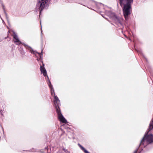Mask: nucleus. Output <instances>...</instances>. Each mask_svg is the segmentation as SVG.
I'll list each match as a JSON object with an SVG mask.
<instances>
[{
  "mask_svg": "<svg viewBox=\"0 0 153 153\" xmlns=\"http://www.w3.org/2000/svg\"><path fill=\"white\" fill-rule=\"evenodd\" d=\"M62 149H63V150L66 153H70V152H69V151H68L67 149H65L64 148H63Z\"/></svg>",
  "mask_w": 153,
  "mask_h": 153,
  "instance_id": "f8f14e48",
  "label": "nucleus"
},
{
  "mask_svg": "<svg viewBox=\"0 0 153 153\" xmlns=\"http://www.w3.org/2000/svg\"><path fill=\"white\" fill-rule=\"evenodd\" d=\"M49 80V83L48 84V85H49V87L51 89V95H53H53H54V96H55V93H54V90L53 89V88L52 86V85L51 84V82L50 81V80Z\"/></svg>",
  "mask_w": 153,
  "mask_h": 153,
  "instance_id": "6e6552de",
  "label": "nucleus"
},
{
  "mask_svg": "<svg viewBox=\"0 0 153 153\" xmlns=\"http://www.w3.org/2000/svg\"><path fill=\"white\" fill-rule=\"evenodd\" d=\"M54 102L56 112L58 114L59 120L60 121L63 123H66L67 122L66 120L61 114L59 107V105L60 103V100H59L58 97L55 96H54Z\"/></svg>",
  "mask_w": 153,
  "mask_h": 153,
  "instance_id": "f257e3e1",
  "label": "nucleus"
},
{
  "mask_svg": "<svg viewBox=\"0 0 153 153\" xmlns=\"http://www.w3.org/2000/svg\"><path fill=\"white\" fill-rule=\"evenodd\" d=\"M40 24L41 25V21H40Z\"/></svg>",
  "mask_w": 153,
  "mask_h": 153,
  "instance_id": "4468645a",
  "label": "nucleus"
},
{
  "mask_svg": "<svg viewBox=\"0 0 153 153\" xmlns=\"http://www.w3.org/2000/svg\"><path fill=\"white\" fill-rule=\"evenodd\" d=\"M133 1V0H126V4H124L123 8L124 16L126 19H127L128 16L130 14L131 5Z\"/></svg>",
  "mask_w": 153,
  "mask_h": 153,
  "instance_id": "f03ea898",
  "label": "nucleus"
},
{
  "mask_svg": "<svg viewBox=\"0 0 153 153\" xmlns=\"http://www.w3.org/2000/svg\"><path fill=\"white\" fill-rule=\"evenodd\" d=\"M13 41L14 43L17 45H19L21 43V42L19 40L15 32H13Z\"/></svg>",
  "mask_w": 153,
  "mask_h": 153,
  "instance_id": "423d86ee",
  "label": "nucleus"
},
{
  "mask_svg": "<svg viewBox=\"0 0 153 153\" xmlns=\"http://www.w3.org/2000/svg\"><path fill=\"white\" fill-rule=\"evenodd\" d=\"M145 141L148 143H151L153 142V135L150 134L146 136V135H145L142 140L140 145L144 144V142Z\"/></svg>",
  "mask_w": 153,
  "mask_h": 153,
  "instance_id": "20e7f679",
  "label": "nucleus"
},
{
  "mask_svg": "<svg viewBox=\"0 0 153 153\" xmlns=\"http://www.w3.org/2000/svg\"><path fill=\"white\" fill-rule=\"evenodd\" d=\"M120 1V4L121 6H122V5H124V4H126V0H119Z\"/></svg>",
  "mask_w": 153,
  "mask_h": 153,
  "instance_id": "9d476101",
  "label": "nucleus"
},
{
  "mask_svg": "<svg viewBox=\"0 0 153 153\" xmlns=\"http://www.w3.org/2000/svg\"><path fill=\"white\" fill-rule=\"evenodd\" d=\"M78 146L80 147L81 149L85 153H90L88 151H87L84 147L82 146L80 144H78Z\"/></svg>",
  "mask_w": 153,
  "mask_h": 153,
  "instance_id": "1a4fd4ad",
  "label": "nucleus"
},
{
  "mask_svg": "<svg viewBox=\"0 0 153 153\" xmlns=\"http://www.w3.org/2000/svg\"><path fill=\"white\" fill-rule=\"evenodd\" d=\"M42 52H41V54L42 55Z\"/></svg>",
  "mask_w": 153,
  "mask_h": 153,
  "instance_id": "ddd939ff",
  "label": "nucleus"
},
{
  "mask_svg": "<svg viewBox=\"0 0 153 153\" xmlns=\"http://www.w3.org/2000/svg\"><path fill=\"white\" fill-rule=\"evenodd\" d=\"M110 16L112 18L116 23L120 24L122 20V19L121 18H119L117 17L114 13H111Z\"/></svg>",
  "mask_w": 153,
  "mask_h": 153,
  "instance_id": "39448f33",
  "label": "nucleus"
},
{
  "mask_svg": "<svg viewBox=\"0 0 153 153\" xmlns=\"http://www.w3.org/2000/svg\"><path fill=\"white\" fill-rule=\"evenodd\" d=\"M26 48H27L32 53H35V52L33 51L32 50V49L30 47L27 46V47H26Z\"/></svg>",
  "mask_w": 153,
  "mask_h": 153,
  "instance_id": "9b49d317",
  "label": "nucleus"
},
{
  "mask_svg": "<svg viewBox=\"0 0 153 153\" xmlns=\"http://www.w3.org/2000/svg\"><path fill=\"white\" fill-rule=\"evenodd\" d=\"M49 0H38L36 4V8L40 10V13L44 9L46 4L48 2Z\"/></svg>",
  "mask_w": 153,
  "mask_h": 153,
  "instance_id": "7ed1b4c3",
  "label": "nucleus"
},
{
  "mask_svg": "<svg viewBox=\"0 0 153 153\" xmlns=\"http://www.w3.org/2000/svg\"><path fill=\"white\" fill-rule=\"evenodd\" d=\"M40 71L41 73L43 74L44 76H47L48 79H49L48 76L47 75L46 71L43 66H40Z\"/></svg>",
  "mask_w": 153,
  "mask_h": 153,
  "instance_id": "0eeeda50",
  "label": "nucleus"
},
{
  "mask_svg": "<svg viewBox=\"0 0 153 153\" xmlns=\"http://www.w3.org/2000/svg\"><path fill=\"white\" fill-rule=\"evenodd\" d=\"M136 151H135V152L136 153Z\"/></svg>",
  "mask_w": 153,
  "mask_h": 153,
  "instance_id": "2eb2a0df",
  "label": "nucleus"
}]
</instances>
